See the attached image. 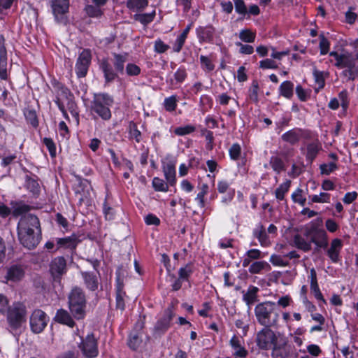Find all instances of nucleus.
I'll use <instances>...</instances> for the list:
<instances>
[{
    "label": "nucleus",
    "instance_id": "473e14b6",
    "mask_svg": "<svg viewBox=\"0 0 358 358\" xmlns=\"http://www.w3.org/2000/svg\"><path fill=\"white\" fill-rule=\"evenodd\" d=\"M270 165L271 166L273 170L278 173H280L282 171L285 170L283 161L280 157L276 156L271 157L270 159Z\"/></svg>",
    "mask_w": 358,
    "mask_h": 358
},
{
    "label": "nucleus",
    "instance_id": "6e6d98bb",
    "mask_svg": "<svg viewBox=\"0 0 358 358\" xmlns=\"http://www.w3.org/2000/svg\"><path fill=\"white\" fill-rule=\"evenodd\" d=\"M43 143L48 149L50 154L52 157H55L56 155V147L53 142V141L51 138H45L43 139Z\"/></svg>",
    "mask_w": 358,
    "mask_h": 358
},
{
    "label": "nucleus",
    "instance_id": "79ce46f5",
    "mask_svg": "<svg viewBox=\"0 0 358 358\" xmlns=\"http://www.w3.org/2000/svg\"><path fill=\"white\" fill-rule=\"evenodd\" d=\"M258 82L257 80H254L250 90L249 97L250 99L255 103H258Z\"/></svg>",
    "mask_w": 358,
    "mask_h": 358
},
{
    "label": "nucleus",
    "instance_id": "09e8293b",
    "mask_svg": "<svg viewBox=\"0 0 358 358\" xmlns=\"http://www.w3.org/2000/svg\"><path fill=\"white\" fill-rule=\"evenodd\" d=\"M329 42L323 34L320 35V49L321 55H326L329 49Z\"/></svg>",
    "mask_w": 358,
    "mask_h": 358
},
{
    "label": "nucleus",
    "instance_id": "a18cd8bd",
    "mask_svg": "<svg viewBox=\"0 0 358 358\" xmlns=\"http://www.w3.org/2000/svg\"><path fill=\"white\" fill-rule=\"evenodd\" d=\"M267 265L265 262H255L250 265L249 272L252 274L259 273Z\"/></svg>",
    "mask_w": 358,
    "mask_h": 358
},
{
    "label": "nucleus",
    "instance_id": "6e6552de",
    "mask_svg": "<svg viewBox=\"0 0 358 358\" xmlns=\"http://www.w3.org/2000/svg\"><path fill=\"white\" fill-rule=\"evenodd\" d=\"M48 318L45 312L40 309H36L30 316V327L35 334H39L47 326Z\"/></svg>",
    "mask_w": 358,
    "mask_h": 358
},
{
    "label": "nucleus",
    "instance_id": "bf43d9fd",
    "mask_svg": "<svg viewBox=\"0 0 358 358\" xmlns=\"http://www.w3.org/2000/svg\"><path fill=\"white\" fill-rule=\"evenodd\" d=\"M310 290L314 294L315 297L317 300H320L322 302H324V303H326V301L324 300V299L320 290L317 283L310 284Z\"/></svg>",
    "mask_w": 358,
    "mask_h": 358
},
{
    "label": "nucleus",
    "instance_id": "f704fd0d",
    "mask_svg": "<svg viewBox=\"0 0 358 358\" xmlns=\"http://www.w3.org/2000/svg\"><path fill=\"white\" fill-rule=\"evenodd\" d=\"M129 138L134 139L136 143H140L141 141V132L137 129L136 124L130 122L129 125Z\"/></svg>",
    "mask_w": 358,
    "mask_h": 358
},
{
    "label": "nucleus",
    "instance_id": "052dcab7",
    "mask_svg": "<svg viewBox=\"0 0 358 358\" xmlns=\"http://www.w3.org/2000/svg\"><path fill=\"white\" fill-rule=\"evenodd\" d=\"M9 309L8 300L6 296L0 294V313L5 314Z\"/></svg>",
    "mask_w": 358,
    "mask_h": 358
},
{
    "label": "nucleus",
    "instance_id": "7ed1b4c3",
    "mask_svg": "<svg viewBox=\"0 0 358 358\" xmlns=\"http://www.w3.org/2000/svg\"><path fill=\"white\" fill-rule=\"evenodd\" d=\"M273 327H264L256 335V344L261 350H272L280 337L284 335L280 332H275L271 329Z\"/></svg>",
    "mask_w": 358,
    "mask_h": 358
},
{
    "label": "nucleus",
    "instance_id": "774afa93",
    "mask_svg": "<svg viewBox=\"0 0 358 358\" xmlns=\"http://www.w3.org/2000/svg\"><path fill=\"white\" fill-rule=\"evenodd\" d=\"M192 270L191 266L187 265L186 266L181 268L179 271V277L180 279L186 280L188 278L189 275L192 273Z\"/></svg>",
    "mask_w": 358,
    "mask_h": 358
},
{
    "label": "nucleus",
    "instance_id": "4c0bfd02",
    "mask_svg": "<svg viewBox=\"0 0 358 358\" xmlns=\"http://www.w3.org/2000/svg\"><path fill=\"white\" fill-rule=\"evenodd\" d=\"M239 38L245 43H252L255 39V34L250 29H243L239 33Z\"/></svg>",
    "mask_w": 358,
    "mask_h": 358
},
{
    "label": "nucleus",
    "instance_id": "13d9d810",
    "mask_svg": "<svg viewBox=\"0 0 358 358\" xmlns=\"http://www.w3.org/2000/svg\"><path fill=\"white\" fill-rule=\"evenodd\" d=\"M234 5L237 13L242 15L247 13V8L243 0H234Z\"/></svg>",
    "mask_w": 358,
    "mask_h": 358
},
{
    "label": "nucleus",
    "instance_id": "2f4dec72",
    "mask_svg": "<svg viewBox=\"0 0 358 358\" xmlns=\"http://www.w3.org/2000/svg\"><path fill=\"white\" fill-rule=\"evenodd\" d=\"M293 89L294 85L292 82L285 81L280 87V94L287 98H290L293 95Z\"/></svg>",
    "mask_w": 358,
    "mask_h": 358
},
{
    "label": "nucleus",
    "instance_id": "dca6fc26",
    "mask_svg": "<svg viewBox=\"0 0 358 358\" xmlns=\"http://www.w3.org/2000/svg\"><path fill=\"white\" fill-rule=\"evenodd\" d=\"M52 7L57 20L62 22L64 20V15L67 13L69 10V0H54Z\"/></svg>",
    "mask_w": 358,
    "mask_h": 358
},
{
    "label": "nucleus",
    "instance_id": "4be33fe9",
    "mask_svg": "<svg viewBox=\"0 0 358 358\" xmlns=\"http://www.w3.org/2000/svg\"><path fill=\"white\" fill-rule=\"evenodd\" d=\"M258 292L259 288L252 285H250L248 287V289L247 290L246 292H243V299L247 303L248 306H250L257 301Z\"/></svg>",
    "mask_w": 358,
    "mask_h": 358
},
{
    "label": "nucleus",
    "instance_id": "49530a36",
    "mask_svg": "<svg viewBox=\"0 0 358 358\" xmlns=\"http://www.w3.org/2000/svg\"><path fill=\"white\" fill-rule=\"evenodd\" d=\"M195 131V127L191 125L177 127L174 130V133L178 136H185L191 134Z\"/></svg>",
    "mask_w": 358,
    "mask_h": 358
},
{
    "label": "nucleus",
    "instance_id": "a19ab883",
    "mask_svg": "<svg viewBox=\"0 0 358 358\" xmlns=\"http://www.w3.org/2000/svg\"><path fill=\"white\" fill-rule=\"evenodd\" d=\"M255 236L258 238L262 245H266L267 242V235L263 226L260 225L255 231Z\"/></svg>",
    "mask_w": 358,
    "mask_h": 358
},
{
    "label": "nucleus",
    "instance_id": "5701e85b",
    "mask_svg": "<svg viewBox=\"0 0 358 358\" xmlns=\"http://www.w3.org/2000/svg\"><path fill=\"white\" fill-rule=\"evenodd\" d=\"M215 29L212 26L199 27L197 30L198 36L203 42H210L213 39Z\"/></svg>",
    "mask_w": 358,
    "mask_h": 358
},
{
    "label": "nucleus",
    "instance_id": "20e7f679",
    "mask_svg": "<svg viewBox=\"0 0 358 358\" xmlns=\"http://www.w3.org/2000/svg\"><path fill=\"white\" fill-rule=\"evenodd\" d=\"M113 103V99L106 93L95 94L92 102L91 110L98 114L103 120H108L111 117L108 106Z\"/></svg>",
    "mask_w": 358,
    "mask_h": 358
},
{
    "label": "nucleus",
    "instance_id": "4d7b16f0",
    "mask_svg": "<svg viewBox=\"0 0 358 358\" xmlns=\"http://www.w3.org/2000/svg\"><path fill=\"white\" fill-rule=\"evenodd\" d=\"M270 262L275 266H286L289 264L288 262L284 261L280 256L276 255L271 257Z\"/></svg>",
    "mask_w": 358,
    "mask_h": 358
},
{
    "label": "nucleus",
    "instance_id": "0eeeda50",
    "mask_svg": "<svg viewBox=\"0 0 358 358\" xmlns=\"http://www.w3.org/2000/svg\"><path fill=\"white\" fill-rule=\"evenodd\" d=\"M304 236L310 238V243L316 245V250L319 248H326L328 245L327 234L324 229L318 228L317 225L313 224L309 227H306Z\"/></svg>",
    "mask_w": 358,
    "mask_h": 358
},
{
    "label": "nucleus",
    "instance_id": "ea45409f",
    "mask_svg": "<svg viewBox=\"0 0 358 358\" xmlns=\"http://www.w3.org/2000/svg\"><path fill=\"white\" fill-rule=\"evenodd\" d=\"M115 62L114 66L117 72L123 73L124 64L126 61V57L119 54H114Z\"/></svg>",
    "mask_w": 358,
    "mask_h": 358
},
{
    "label": "nucleus",
    "instance_id": "338daca9",
    "mask_svg": "<svg viewBox=\"0 0 358 358\" xmlns=\"http://www.w3.org/2000/svg\"><path fill=\"white\" fill-rule=\"evenodd\" d=\"M169 45H166L162 41L157 40L155 43V50L159 53L165 52L169 49Z\"/></svg>",
    "mask_w": 358,
    "mask_h": 358
},
{
    "label": "nucleus",
    "instance_id": "680f3d73",
    "mask_svg": "<svg viewBox=\"0 0 358 358\" xmlns=\"http://www.w3.org/2000/svg\"><path fill=\"white\" fill-rule=\"evenodd\" d=\"M126 71L129 76H137L140 73V68L134 64H129L126 66Z\"/></svg>",
    "mask_w": 358,
    "mask_h": 358
},
{
    "label": "nucleus",
    "instance_id": "393cba45",
    "mask_svg": "<svg viewBox=\"0 0 358 358\" xmlns=\"http://www.w3.org/2000/svg\"><path fill=\"white\" fill-rule=\"evenodd\" d=\"M82 275L88 289L94 291L98 288L99 282L96 275L88 272H83Z\"/></svg>",
    "mask_w": 358,
    "mask_h": 358
},
{
    "label": "nucleus",
    "instance_id": "864d4df0",
    "mask_svg": "<svg viewBox=\"0 0 358 358\" xmlns=\"http://www.w3.org/2000/svg\"><path fill=\"white\" fill-rule=\"evenodd\" d=\"M164 107L168 111H173L176 108V98L175 96H171L164 100Z\"/></svg>",
    "mask_w": 358,
    "mask_h": 358
},
{
    "label": "nucleus",
    "instance_id": "b1692460",
    "mask_svg": "<svg viewBox=\"0 0 358 358\" xmlns=\"http://www.w3.org/2000/svg\"><path fill=\"white\" fill-rule=\"evenodd\" d=\"M100 66L104 73L106 82H110L115 78L116 73L113 71L111 65L106 59L101 61Z\"/></svg>",
    "mask_w": 358,
    "mask_h": 358
},
{
    "label": "nucleus",
    "instance_id": "1a4fd4ad",
    "mask_svg": "<svg viewBox=\"0 0 358 358\" xmlns=\"http://www.w3.org/2000/svg\"><path fill=\"white\" fill-rule=\"evenodd\" d=\"M50 272L55 282H59L66 272V261L63 257L54 258L50 264Z\"/></svg>",
    "mask_w": 358,
    "mask_h": 358
},
{
    "label": "nucleus",
    "instance_id": "e433bc0d",
    "mask_svg": "<svg viewBox=\"0 0 358 358\" xmlns=\"http://www.w3.org/2000/svg\"><path fill=\"white\" fill-rule=\"evenodd\" d=\"M291 185V181L287 180L281 184L275 190V196L279 200L284 199L285 194L288 191Z\"/></svg>",
    "mask_w": 358,
    "mask_h": 358
},
{
    "label": "nucleus",
    "instance_id": "f257e3e1",
    "mask_svg": "<svg viewBox=\"0 0 358 358\" xmlns=\"http://www.w3.org/2000/svg\"><path fill=\"white\" fill-rule=\"evenodd\" d=\"M255 315L260 325L278 327L280 315L274 302L264 301L258 303L255 308Z\"/></svg>",
    "mask_w": 358,
    "mask_h": 358
},
{
    "label": "nucleus",
    "instance_id": "37998d69",
    "mask_svg": "<svg viewBox=\"0 0 358 358\" xmlns=\"http://www.w3.org/2000/svg\"><path fill=\"white\" fill-rule=\"evenodd\" d=\"M26 120L34 127L38 126V119L36 112L34 110L24 111Z\"/></svg>",
    "mask_w": 358,
    "mask_h": 358
},
{
    "label": "nucleus",
    "instance_id": "7c9ffc66",
    "mask_svg": "<svg viewBox=\"0 0 358 358\" xmlns=\"http://www.w3.org/2000/svg\"><path fill=\"white\" fill-rule=\"evenodd\" d=\"M148 4V0H128L127 6L132 10H141Z\"/></svg>",
    "mask_w": 358,
    "mask_h": 358
},
{
    "label": "nucleus",
    "instance_id": "58836bf2",
    "mask_svg": "<svg viewBox=\"0 0 358 358\" xmlns=\"http://www.w3.org/2000/svg\"><path fill=\"white\" fill-rule=\"evenodd\" d=\"M320 147L317 143H310L307 146L306 157L310 161H313L317 155Z\"/></svg>",
    "mask_w": 358,
    "mask_h": 358
},
{
    "label": "nucleus",
    "instance_id": "ddd939ff",
    "mask_svg": "<svg viewBox=\"0 0 358 358\" xmlns=\"http://www.w3.org/2000/svg\"><path fill=\"white\" fill-rule=\"evenodd\" d=\"M294 348L288 343L287 338L283 336L280 337L278 343L272 349L273 355L280 358H287L293 355Z\"/></svg>",
    "mask_w": 358,
    "mask_h": 358
},
{
    "label": "nucleus",
    "instance_id": "a211bd4d",
    "mask_svg": "<svg viewBox=\"0 0 358 358\" xmlns=\"http://www.w3.org/2000/svg\"><path fill=\"white\" fill-rule=\"evenodd\" d=\"M342 245V241L338 238H335L331 241V246L327 250V255L332 262H337L338 261Z\"/></svg>",
    "mask_w": 358,
    "mask_h": 358
},
{
    "label": "nucleus",
    "instance_id": "39448f33",
    "mask_svg": "<svg viewBox=\"0 0 358 358\" xmlns=\"http://www.w3.org/2000/svg\"><path fill=\"white\" fill-rule=\"evenodd\" d=\"M27 308L24 304L17 302L9 307L7 320L10 328L17 329L26 322Z\"/></svg>",
    "mask_w": 358,
    "mask_h": 358
},
{
    "label": "nucleus",
    "instance_id": "f3484780",
    "mask_svg": "<svg viewBox=\"0 0 358 358\" xmlns=\"http://www.w3.org/2000/svg\"><path fill=\"white\" fill-rule=\"evenodd\" d=\"M56 241L57 245V250L60 248L74 249L80 242V240L75 234L65 238H57Z\"/></svg>",
    "mask_w": 358,
    "mask_h": 358
},
{
    "label": "nucleus",
    "instance_id": "9d476101",
    "mask_svg": "<svg viewBox=\"0 0 358 358\" xmlns=\"http://www.w3.org/2000/svg\"><path fill=\"white\" fill-rule=\"evenodd\" d=\"M173 315L172 307H169L166 309L164 317L159 319L155 325L153 330L155 336H160L169 329Z\"/></svg>",
    "mask_w": 358,
    "mask_h": 358
},
{
    "label": "nucleus",
    "instance_id": "c9c22d12",
    "mask_svg": "<svg viewBox=\"0 0 358 358\" xmlns=\"http://www.w3.org/2000/svg\"><path fill=\"white\" fill-rule=\"evenodd\" d=\"M155 15V11L151 13L136 14L134 15V19L143 24H147L153 20Z\"/></svg>",
    "mask_w": 358,
    "mask_h": 358
},
{
    "label": "nucleus",
    "instance_id": "423d86ee",
    "mask_svg": "<svg viewBox=\"0 0 358 358\" xmlns=\"http://www.w3.org/2000/svg\"><path fill=\"white\" fill-rule=\"evenodd\" d=\"M17 236L20 243L26 248L32 250L41 242V231L17 228Z\"/></svg>",
    "mask_w": 358,
    "mask_h": 358
},
{
    "label": "nucleus",
    "instance_id": "f03ea898",
    "mask_svg": "<svg viewBox=\"0 0 358 358\" xmlns=\"http://www.w3.org/2000/svg\"><path fill=\"white\" fill-rule=\"evenodd\" d=\"M86 298L81 288L74 287L69 295V308L73 317L82 320L85 316Z\"/></svg>",
    "mask_w": 358,
    "mask_h": 358
},
{
    "label": "nucleus",
    "instance_id": "aec40b11",
    "mask_svg": "<svg viewBox=\"0 0 358 358\" xmlns=\"http://www.w3.org/2000/svg\"><path fill=\"white\" fill-rule=\"evenodd\" d=\"M230 344L234 349V356L236 357L244 358L248 355V351L242 346L241 341L234 336L230 341Z\"/></svg>",
    "mask_w": 358,
    "mask_h": 358
},
{
    "label": "nucleus",
    "instance_id": "0e129e2a",
    "mask_svg": "<svg viewBox=\"0 0 358 358\" xmlns=\"http://www.w3.org/2000/svg\"><path fill=\"white\" fill-rule=\"evenodd\" d=\"M236 45L240 46V52L245 55H251L254 52V48L250 45H243L241 42H236Z\"/></svg>",
    "mask_w": 358,
    "mask_h": 358
},
{
    "label": "nucleus",
    "instance_id": "603ef678",
    "mask_svg": "<svg viewBox=\"0 0 358 358\" xmlns=\"http://www.w3.org/2000/svg\"><path fill=\"white\" fill-rule=\"evenodd\" d=\"M302 189L298 188L292 195V199L295 203H299L301 206H304L306 203V198L302 195Z\"/></svg>",
    "mask_w": 358,
    "mask_h": 358
},
{
    "label": "nucleus",
    "instance_id": "72a5a7b5",
    "mask_svg": "<svg viewBox=\"0 0 358 358\" xmlns=\"http://www.w3.org/2000/svg\"><path fill=\"white\" fill-rule=\"evenodd\" d=\"M122 289L123 286L118 284L116 293V307L121 310L124 309V296L125 295V293L123 292Z\"/></svg>",
    "mask_w": 358,
    "mask_h": 358
},
{
    "label": "nucleus",
    "instance_id": "cd10ccee",
    "mask_svg": "<svg viewBox=\"0 0 358 358\" xmlns=\"http://www.w3.org/2000/svg\"><path fill=\"white\" fill-rule=\"evenodd\" d=\"M85 11L90 17H100L103 14L102 8L94 3L86 4Z\"/></svg>",
    "mask_w": 358,
    "mask_h": 358
},
{
    "label": "nucleus",
    "instance_id": "8fccbe9b",
    "mask_svg": "<svg viewBox=\"0 0 358 358\" xmlns=\"http://www.w3.org/2000/svg\"><path fill=\"white\" fill-rule=\"evenodd\" d=\"M330 200V194L322 192L319 195H314L311 197L312 202L314 203H329Z\"/></svg>",
    "mask_w": 358,
    "mask_h": 358
},
{
    "label": "nucleus",
    "instance_id": "69168bd1",
    "mask_svg": "<svg viewBox=\"0 0 358 358\" xmlns=\"http://www.w3.org/2000/svg\"><path fill=\"white\" fill-rule=\"evenodd\" d=\"M325 227L327 229L331 232L334 233L338 229V224L332 219H327L325 222Z\"/></svg>",
    "mask_w": 358,
    "mask_h": 358
},
{
    "label": "nucleus",
    "instance_id": "c756f323",
    "mask_svg": "<svg viewBox=\"0 0 358 358\" xmlns=\"http://www.w3.org/2000/svg\"><path fill=\"white\" fill-rule=\"evenodd\" d=\"M284 141H286L292 145L296 143L300 139V133L299 131L292 129L282 136Z\"/></svg>",
    "mask_w": 358,
    "mask_h": 358
},
{
    "label": "nucleus",
    "instance_id": "bb28decb",
    "mask_svg": "<svg viewBox=\"0 0 358 358\" xmlns=\"http://www.w3.org/2000/svg\"><path fill=\"white\" fill-rule=\"evenodd\" d=\"M294 243L296 247L304 252H308L311 250V243L310 242L306 241L299 234H296L294 236Z\"/></svg>",
    "mask_w": 358,
    "mask_h": 358
},
{
    "label": "nucleus",
    "instance_id": "c85d7f7f",
    "mask_svg": "<svg viewBox=\"0 0 358 358\" xmlns=\"http://www.w3.org/2000/svg\"><path fill=\"white\" fill-rule=\"evenodd\" d=\"M11 213L14 217H18L27 213L30 210L29 206L23 203H12Z\"/></svg>",
    "mask_w": 358,
    "mask_h": 358
},
{
    "label": "nucleus",
    "instance_id": "6ab92c4d",
    "mask_svg": "<svg viewBox=\"0 0 358 358\" xmlns=\"http://www.w3.org/2000/svg\"><path fill=\"white\" fill-rule=\"evenodd\" d=\"M55 320L59 323L66 324L70 327H73L75 325L72 317L69 313L64 309H59L57 310L55 317Z\"/></svg>",
    "mask_w": 358,
    "mask_h": 358
},
{
    "label": "nucleus",
    "instance_id": "2eb2a0df",
    "mask_svg": "<svg viewBox=\"0 0 358 358\" xmlns=\"http://www.w3.org/2000/svg\"><path fill=\"white\" fill-rule=\"evenodd\" d=\"M17 228L41 231L39 219L33 214L22 215L18 222Z\"/></svg>",
    "mask_w": 358,
    "mask_h": 358
},
{
    "label": "nucleus",
    "instance_id": "a878e982",
    "mask_svg": "<svg viewBox=\"0 0 358 358\" xmlns=\"http://www.w3.org/2000/svg\"><path fill=\"white\" fill-rule=\"evenodd\" d=\"M165 178L171 185L176 183V169L173 164L169 163L163 168Z\"/></svg>",
    "mask_w": 358,
    "mask_h": 358
},
{
    "label": "nucleus",
    "instance_id": "c03bdc74",
    "mask_svg": "<svg viewBox=\"0 0 358 358\" xmlns=\"http://www.w3.org/2000/svg\"><path fill=\"white\" fill-rule=\"evenodd\" d=\"M153 187L156 191L166 192L168 191V185L162 179L154 178L152 180Z\"/></svg>",
    "mask_w": 358,
    "mask_h": 358
},
{
    "label": "nucleus",
    "instance_id": "e2e57ef3",
    "mask_svg": "<svg viewBox=\"0 0 358 358\" xmlns=\"http://www.w3.org/2000/svg\"><path fill=\"white\" fill-rule=\"evenodd\" d=\"M208 190V185L203 184L201 187V192L197 194L196 199H198L201 206H204V196L207 194Z\"/></svg>",
    "mask_w": 358,
    "mask_h": 358
},
{
    "label": "nucleus",
    "instance_id": "412c9836",
    "mask_svg": "<svg viewBox=\"0 0 358 358\" xmlns=\"http://www.w3.org/2000/svg\"><path fill=\"white\" fill-rule=\"evenodd\" d=\"M24 275V271L21 266H12L8 269L6 278L13 282L20 280Z\"/></svg>",
    "mask_w": 358,
    "mask_h": 358
},
{
    "label": "nucleus",
    "instance_id": "4468645a",
    "mask_svg": "<svg viewBox=\"0 0 358 358\" xmlns=\"http://www.w3.org/2000/svg\"><path fill=\"white\" fill-rule=\"evenodd\" d=\"M91 61V52L89 50H83L76 62V69L79 78L85 77Z\"/></svg>",
    "mask_w": 358,
    "mask_h": 358
},
{
    "label": "nucleus",
    "instance_id": "9b49d317",
    "mask_svg": "<svg viewBox=\"0 0 358 358\" xmlns=\"http://www.w3.org/2000/svg\"><path fill=\"white\" fill-rule=\"evenodd\" d=\"M84 355L88 358H94L98 355L97 341L94 335L89 334L80 345Z\"/></svg>",
    "mask_w": 358,
    "mask_h": 358
},
{
    "label": "nucleus",
    "instance_id": "f8f14e48",
    "mask_svg": "<svg viewBox=\"0 0 358 358\" xmlns=\"http://www.w3.org/2000/svg\"><path fill=\"white\" fill-rule=\"evenodd\" d=\"M144 327V321L138 320L134 330L129 334L128 345L132 350H137L142 343L141 331Z\"/></svg>",
    "mask_w": 358,
    "mask_h": 358
},
{
    "label": "nucleus",
    "instance_id": "3c124183",
    "mask_svg": "<svg viewBox=\"0 0 358 358\" xmlns=\"http://www.w3.org/2000/svg\"><path fill=\"white\" fill-rule=\"evenodd\" d=\"M229 152V155H230V157L231 159H233V160L238 159L240 155H241V148L240 145H238V143L233 144L231 145V147L230 148Z\"/></svg>",
    "mask_w": 358,
    "mask_h": 358
},
{
    "label": "nucleus",
    "instance_id": "5fc2aeb1",
    "mask_svg": "<svg viewBox=\"0 0 358 358\" xmlns=\"http://www.w3.org/2000/svg\"><path fill=\"white\" fill-rule=\"evenodd\" d=\"M337 169V165L335 162H330L329 164H324L320 166L321 173L322 174L329 175Z\"/></svg>",
    "mask_w": 358,
    "mask_h": 358
},
{
    "label": "nucleus",
    "instance_id": "de8ad7c7",
    "mask_svg": "<svg viewBox=\"0 0 358 358\" xmlns=\"http://www.w3.org/2000/svg\"><path fill=\"white\" fill-rule=\"evenodd\" d=\"M0 62L3 64L7 62V51L5 47V38L0 35Z\"/></svg>",
    "mask_w": 358,
    "mask_h": 358
}]
</instances>
